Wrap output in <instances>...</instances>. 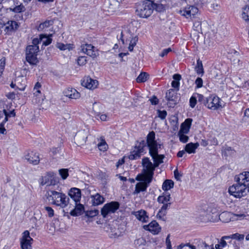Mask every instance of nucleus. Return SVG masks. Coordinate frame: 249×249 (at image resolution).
I'll use <instances>...</instances> for the list:
<instances>
[{
  "label": "nucleus",
  "instance_id": "19",
  "mask_svg": "<svg viewBox=\"0 0 249 249\" xmlns=\"http://www.w3.org/2000/svg\"><path fill=\"white\" fill-rule=\"evenodd\" d=\"M25 159L29 163L34 165L38 164L39 162L38 155L33 151L29 152L27 155H26Z\"/></svg>",
  "mask_w": 249,
  "mask_h": 249
},
{
  "label": "nucleus",
  "instance_id": "21",
  "mask_svg": "<svg viewBox=\"0 0 249 249\" xmlns=\"http://www.w3.org/2000/svg\"><path fill=\"white\" fill-rule=\"evenodd\" d=\"M73 206L74 207V209L72 210L70 214L72 216H78L81 215L83 213V211L84 210V206L83 205L77 203L76 204L74 203Z\"/></svg>",
  "mask_w": 249,
  "mask_h": 249
},
{
  "label": "nucleus",
  "instance_id": "17",
  "mask_svg": "<svg viewBox=\"0 0 249 249\" xmlns=\"http://www.w3.org/2000/svg\"><path fill=\"white\" fill-rule=\"evenodd\" d=\"M63 94L70 99H77L80 97V94L75 89L68 88L65 89L62 92Z\"/></svg>",
  "mask_w": 249,
  "mask_h": 249
},
{
  "label": "nucleus",
  "instance_id": "14",
  "mask_svg": "<svg viewBox=\"0 0 249 249\" xmlns=\"http://www.w3.org/2000/svg\"><path fill=\"white\" fill-rule=\"evenodd\" d=\"M155 133L154 131H151L147 136V140L146 145L147 144V146L149 148V151L154 150L158 148L157 143L155 140Z\"/></svg>",
  "mask_w": 249,
  "mask_h": 249
},
{
  "label": "nucleus",
  "instance_id": "12",
  "mask_svg": "<svg viewBox=\"0 0 249 249\" xmlns=\"http://www.w3.org/2000/svg\"><path fill=\"white\" fill-rule=\"evenodd\" d=\"M33 240L30 236L28 231H25L22 234L20 244L22 249H32V244Z\"/></svg>",
  "mask_w": 249,
  "mask_h": 249
},
{
  "label": "nucleus",
  "instance_id": "41",
  "mask_svg": "<svg viewBox=\"0 0 249 249\" xmlns=\"http://www.w3.org/2000/svg\"><path fill=\"white\" fill-rule=\"evenodd\" d=\"M148 75L146 72L141 73L137 78L138 82H144L147 80Z\"/></svg>",
  "mask_w": 249,
  "mask_h": 249
},
{
  "label": "nucleus",
  "instance_id": "51",
  "mask_svg": "<svg viewBox=\"0 0 249 249\" xmlns=\"http://www.w3.org/2000/svg\"><path fill=\"white\" fill-rule=\"evenodd\" d=\"M189 129H190L188 128V127L184 126L182 124H181L180 129L178 133H180V134L181 133L187 134L188 133Z\"/></svg>",
  "mask_w": 249,
  "mask_h": 249
},
{
  "label": "nucleus",
  "instance_id": "35",
  "mask_svg": "<svg viewBox=\"0 0 249 249\" xmlns=\"http://www.w3.org/2000/svg\"><path fill=\"white\" fill-rule=\"evenodd\" d=\"M40 41L42 42L43 45L47 46L51 43L52 39L45 35H41Z\"/></svg>",
  "mask_w": 249,
  "mask_h": 249
},
{
  "label": "nucleus",
  "instance_id": "45",
  "mask_svg": "<svg viewBox=\"0 0 249 249\" xmlns=\"http://www.w3.org/2000/svg\"><path fill=\"white\" fill-rule=\"evenodd\" d=\"M137 40H138V38L136 37L133 38L131 40L130 43H129V47H128V50L130 51H133V48L136 45Z\"/></svg>",
  "mask_w": 249,
  "mask_h": 249
},
{
  "label": "nucleus",
  "instance_id": "31",
  "mask_svg": "<svg viewBox=\"0 0 249 249\" xmlns=\"http://www.w3.org/2000/svg\"><path fill=\"white\" fill-rule=\"evenodd\" d=\"M174 184V182L172 180L167 179L163 183L162 189L164 191H168L173 188Z\"/></svg>",
  "mask_w": 249,
  "mask_h": 249
},
{
  "label": "nucleus",
  "instance_id": "43",
  "mask_svg": "<svg viewBox=\"0 0 249 249\" xmlns=\"http://www.w3.org/2000/svg\"><path fill=\"white\" fill-rule=\"evenodd\" d=\"M24 7L23 5H22L21 4L18 5L14 8H10L9 10L10 11L14 12L15 13H20L22 11H24Z\"/></svg>",
  "mask_w": 249,
  "mask_h": 249
},
{
  "label": "nucleus",
  "instance_id": "37",
  "mask_svg": "<svg viewBox=\"0 0 249 249\" xmlns=\"http://www.w3.org/2000/svg\"><path fill=\"white\" fill-rule=\"evenodd\" d=\"M194 29L195 30L199 32L201 31L202 33L204 31V29H202L201 26V22L199 20L195 21L194 23Z\"/></svg>",
  "mask_w": 249,
  "mask_h": 249
},
{
  "label": "nucleus",
  "instance_id": "27",
  "mask_svg": "<svg viewBox=\"0 0 249 249\" xmlns=\"http://www.w3.org/2000/svg\"><path fill=\"white\" fill-rule=\"evenodd\" d=\"M173 80L172 82V86L175 89H177V90L179 89V80L181 79V75L179 74H175L173 76Z\"/></svg>",
  "mask_w": 249,
  "mask_h": 249
},
{
  "label": "nucleus",
  "instance_id": "46",
  "mask_svg": "<svg viewBox=\"0 0 249 249\" xmlns=\"http://www.w3.org/2000/svg\"><path fill=\"white\" fill-rule=\"evenodd\" d=\"M87 62V57L80 56L77 59V63L80 66H83L86 64Z\"/></svg>",
  "mask_w": 249,
  "mask_h": 249
},
{
  "label": "nucleus",
  "instance_id": "62",
  "mask_svg": "<svg viewBox=\"0 0 249 249\" xmlns=\"http://www.w3.org/2000/svg\"><path fill=\"white\" fill-rule=\"evenodd\" d=\"M41 42V41H40V38L39 39L37 38H34L32 41V45L38 46L37 45Z\"/></svg>",
  "mask_w": 249,
  "mask_h": 249
},
{
  "label": "nucleus",
  "instance_id": "58",
  "mask_svg": "<svg viewBox=\"0 0 249 249\" xmlns=\"http://www.w3.org/2000/svg\"><path fill=\"white\" fill-rule=\"evenodd\" d=\"M151 104L156 105L158 104L159 100L155 96H154L151 99H149Z\"/></svg>",
  "mask_w": 249,
  "mask_h": 249
},
{
  "label": "nucleus",
  "instance_id": "2",
  "mask_svg": "<svg viewBox=\"0 0 249 249\" xmlns=\"http://www.w3.org/2000/svg\"><path fill=\"white\" fill-rule=\"evenodd\" d=\"M150 165H151V163H150ZM148 166V164H145L142 174L137 176L136 179L141 182L136 184L135 189L133 192L134 195H137L141 192L145 191L149 184L152 181L153 178L152 170L148 171V169L147 168H149Z\"/></svg>",
  "mask_w": 249,
  "mask_h": 249
},
{
  "label": "nucleus",
  "instance_id": "55",
  "mask_svg": "<svg viewBox=\"0 0 249 249\" xmlns=\"http://www.w3.org/2000/svg\"><path fill=\"white\" fill-rule=\"evenodd\" d=\"M193 120L191 118H188L185 120L184 123H183L182 124L184 125V126H186L187 127H188V128L190 129Z\"/></svg>",
  "mask_w": 249,
  "mask_h": 249
},
{
  "label": "nucleus",
  "instance_id": "36",
  "mask_svg": "<svg viewBox=\"0 0 249 249\" xmlns=\"http://www.w3.org/2000/svg\"><path fill=\"white\" fill-rule=\"evenodd\" d=\"M100 151H105L107 148V144L105 140L102 138L101 142L97 145Z\"/></svg>",
  "mask_w": 249,
  "mask_h": 249
},
{
  "label": "nucleus",
  "instance_id": "32",
  "mask_svg": "<svg viewBox=\"0 0 249 249\" xmlns=\"http://www.w3.org/2000/svg\"><path fill=\"white\" fill-rule=\"evenodd\" d=\"M244 235L236 233L235 234H231V235L226 236L224 238L234 239H237L239 241H242L244 239Z\"/></svg>",
  "mask_w": 249,
  "mask_h": 249
},
{
  "label": "nucleus",
  "instance_id": "54",
  "mask_svg": "<svg viewBox=\"0 0 249 249\" xmlns=\"http://www.w3.org/2000/svg\"><path fill=\"white\" fill-rule=\"evenodd\" d=\"M195 84L196 85V88H201L203 86L202 79L200 77L197 78L196 79V80Z\"/></svg>",
  "mask_w": 249,
  "mask_h": 249
},
{
  "label": "nucleus",
  "instance_id": "42",
  "mask_svg": "<svg viewBox=\"0 0 249 249\" xmlns=\"http://www.w3.org/2000/svg\"><path fill=\"white\" fill-rule=\"evenodd\" d=\"M154 9L159 12H161L165 10L164 5L161 3H156L154 2L153 4Z\"/></svg>",
  "mask_w": 249,
  "mask_h": 249
},
{
  "label": "nucleus",
  "instance_id": "47",
  "mask_svg": "<svg viewBox=\"0 0 249 249\" xmlns=\"http://www.w3.org/2000/svg\"><path fill=\"white\" fill-rule=\"evenodd\" d=\"M185 133H181L180 134V133H178V135L179 138V140L181 142H184V143L186 142L189 139L188 137L186 135H185Z\"/></svg>",
  "mask_w": 249,
  "mask_h": 249
},
{
  "label": "nucleus",
  "instance_id": "6",
  "mask_svg": "<svg viewBox=\"0 0 249 249\" xmlns=\"http://www.w3.org/2000/svg\"><path fill=\"white\" fill-rule=\"evenodd\" d=\"M146 143L144 140L137 142L133 150L130 152L129 159L131 160H136L145 153Z\"/></svg>",
  "mask_w": 249,
  "mask_h": 249
},
{
  "label": "nucleus",
  "instance_id": "64",
  "mask_svg": "<svg viewBox=\"0 0 249 249\" xmlns=\"http://www.w3.org/2000/svg\"><path fill=\"white\" fill-rule=\"evenodd\" d=\"M230 243L232 245V247H230L231 249H239V248L236 245L235 241H231Z\"/></svg>",
  "mask_w": 249,
  "mask_h": 249
},
{
  "label": "nucleus",
  "instance_id": "22",
  "mask_svg": "<svg viewBox=\"0 0 249 249\" xmlns=\"http://www.w3.org/2000/svg\"><path fill=\"white\" fill-rule=\"evenodd\" d=\"M18 26V23L15 21H9L5 24L4 32L6 34H9L11 32L15 30Z\"/></svg>",
  "mask_w": 249,
  "mask_h": 249
},
{
  "label": "nucleus",
  "instance_id": "49",
  "mask_svg": "<svg viewBox=\"0 0 249 249\" xmlns=\"http://www.w3.org/2000/svg\"><path fill=\"white\" fill-rule=\"evenodd\" d=\"M217 31H218V33L219 35H225L227 33V30L224 26H221L219 27L217 29Z\"/></svg>",
  "mask_w": 249,
  "mask_h": 249
},
{
  "label": "nucleus",
  "instance_id": "1",
  "mask_svg": "<svg viewBox=\"0 0 249 249\" xmlns=\"http://www.w3.org/2000/svg\"><path fill=\"white\" fill-rule=\"evenodd\" d=\"M249 172L240 174L236 178L237 183L229 188L228 192L230 195L236 198H241L246 195L249 192Z\"/></svg>",
  "mask_w": 249,
  "mask_h": 249
},
{
  "label": "nucleus",
  "instance_id": "60",
  "mask_svg": "<svg viewBox=\"0 0 249 249\" xmlns=\"http://www.w3.org/2000/svg\"><path fill=\"white\" fill-rule=\"evenodd\" d=\"M169 235L167 236L166 239V244L167 246V248L168 249H171V241L169 239Z\"/></svg>",
  "mask_w": 249,
  "mask_h": 249
},
{
  "label": "nucleus",
  "instance_id": "38",
  "mask_svg": "<svg viewBox=\"0 0 249 249\" xmlns=\"http://www.w3.org/2000/svg\"><path fill=\"white\" fill-rule=\"evenodd\" d=\"M195 70L198 74H203L204 73L202 62L199 60L197 61V66L195 67Z\"/></svg>",
  "mask_w": 249,
  "mask_h": 249
},
{
  "label": "nucleus",
  "instance_id": "40",
  "mask_svg": "<svg viewBox=\"0 0 249 249\" xmlns=\"http://www.w3.org/2000/svg\"><path fill=\"white\" fill-rule=\"evenodd\" d=\"M59 174L63 179H66L69 176V170L68 169H59Z\"/></svg>",
  "mask_w": 249,
  "mask_h": 249
},
{
  "label": "nucleus",
  "instance_id": "16",
  "mask_svg": "<svg viewBox=\"0 0 249 249\" xmlns=\"http://www.w3.org/2000/svg\"><path fill=\"white\" fill-rule=\"evenodd\" d=\"M68 194L75 204H76L77 203H79L81 197V191L79 189L72 188L70 190Z\"/></svg>",
  "mask_w": 249,
  "mask_h": 249
},
{
  "label": "nucleus",
  "instance_id": "26",
  "mask_svg": "<svg viewBox=\"0 0 249 249\" xmlns=\"http://www.w3.org/2000/svg\"><path fill=\"white\" fill-rule=\"evenodd\" d=\"M92 198V203L94 206H97L102 204L104 202V198L99 194H96L94 196H91Z\"/></svg>",
  "mask_w": 249,
  "mask_h": 249
},
{
  "label": "nucleus",
  "instance_id": "3",
  "mask_svg": "<svg viewBox=\"0 0 249 249\" xmlns=\"http://www.w3.org/2000/svg\"><path fill=\"white\" fill-rule=\"evenodd\" d=\"M47 198L52 204L64 208L70 203L69 198L65 194L53 190H49L46 194Z\"/></svg>",
  "mask_w": 249,
  "mask_h": 249
},
{
  "label": "nucleus",
  "instance_id": "24",
  "mask_svg": "<svg viewBox=\"0 0 249 249\" xmlns=\"http://www.w3.org/2000/svg\"><path fill=\"white\" fill-rule=\"evenodd\" d=\"M171 203L163 204L160 210L159 211L157 216L158 218L162 219L166 214V211L170 207Z\"/></svg>",
  "mask_w": 249,
  "mask_h": 249
},
{
  "label": "nucleus",
  "instance_id": "5",
  "mask_svg": "<svg viewBox=\"0 0 249 249\" xmlns=\"http://www.w3.org/2000/svg\"><path fill=\"white\" fill-rule=\"evenodd\" d=\"M154 6L152 2L148 0H143L142 4L136 10L138 15L141 18H147L153 13Z\"/></svg>",
  "mask_w": 249,
  "mask_h": 249
},
{
  "label": "nucleus",
  "instance_id": "9",
  "mask_svg": "<svg viewBox=\"0 0 249 249\" xmlns=\"http://www.w3.org/2000/svg\"><path fill=\"white\" fill-rule=\"evenodd\" d=\"M120 204L117 201H112L106 204L101 209V214L104 217L109 214L114 213L119 208Z\"/></svg>",
  "mask_w": 249,
  "mask_h": 249
},
{
  "label": "nucleus",
  "instance_id": "30",
  "mask_svg": "<svg viewBox=\"0 0 249 249\" xmlns=\"http://www.w3.org/2000/svg\"><path fill=\"white\" fill-rule=\"evenodd\" d=\"M170 194L159 196L157 199L158 202L159 203L162 204L170 203Z\"/></svg>",
  "mask_w": 249,
  "mask_h": 249
},
{
  "label": "nucleus",
  "instance_id": "23",
  "mask_svg": "<svg viewBox=\"0 0 249 249\" xmlns=\"http://www.w3.org/2000/svg\"><path fill=\"white\" fill-rule=\"evenodd\" d=\"M120 6V1L118 0H109L108 11L113 12L116 11Z\"/></svg>",
  "mask_w": 249,
  "mask_h": 249
},
{
  "label": "nucleus",
  "instance_id": "18",
  "mask_svg": "<svg viewBox=\"0 0 249 249\" xmlns=\"http://www.w3.org/2000/svg\"><path fill=\"white\" fill-rule=\"evenodd\" d=\"M82 85L89 89H94L97 87L98 81L89 77H86L83 80Z\"/></svg>",
  "mask_w": 249,
  "mask_h": 249
},
{
  "label": "nucleus",
  "instance_id": "56",
  "mask_svg": "<svg viewBox=\"0 0 249 249\" xmlns=\"http://www.w3.org/2000/svg\"><path fill=\"white\" fill-rule=\"evenodd\" d=\"M172 50L170 48H168L167 49H164L161 53L160 54V56L161 57H164L166 55H167L169 52H171Z\"/></svg>",
  "mask_w": 249,
  "mask_h": 249
},
{
  "label": "nucleus",
  "instance_id": "29",
  "mask_svg": "<svg viewBox=\"0 0 249 249\" xmlns=\"http://www.w3.org/2000/svg\"><path fill=\"white\" fill-rule=\"evenodd\" d=\"M249 14V7L248 5H245L242 9L241 17L245 21L248 22Z\"/></svg>",
  "mask_w": 249,
  "mask_h": 249
},
{
  "label": "nucleus",
  "instance_id": "10",
  "mask_svg": "<svg viewBox=\"0 0 249 249\" xmlns=\"http://www.w3.org/2000/svg\"><path fill=\"white\" fill-rule=\"evenodd\" d=\"M204 104L208 108L214 110L223 107L220 98L217 96H210L207 98Z\"/></svg>",
  "mask_w": 249,
  "mask_h": 249
},
{
  "label": "nucleus",
  "instance_id": "59",
  "mask_svg": "<svg viewBox=\"0 0 249 249\" xmlns=\"http://www.w3.org/2000/svg\"><path fill=\"white\" fill-rule=\"evenodd\" d=\"M99 213V211L97 210L90 211L89 212L88 215L90 217H93L97 215Z\"/></svg>",
  "mask_w": 249,
  "mask_h": 249
},
{
  "label": "nucleus",
  "instance_id": "8",
  "mask_svg": "<svg viewBox=\"0 0 249 249\" xmlns=\"http://www.w3.org/2000/svg\"><path fill=\"white\" fill-rule=\"evenodd\" d=\"M89 134V130L88 128H85L78 131L74 137L75 143L78 146H81L85 144Z\"/></svg>",
  "mask_w": 249,
  "mask_h": 249
},
{
  "label": "nucleus",
  "instance_id": "4",
  "mask_svg": "<svg viewBox=\"0 0 249 249\" xmlns=\"http://www.w3.org/2000/svg\"><path fill=\"white\" fill-rule=\"evenodd\" d=\"M149 153L151 156L152 157L154 163L153 164L149 160L148 158H144L142 160V165L143 168H144V165L145 164H148V163H151L148 164L149 168H147L148 171H151L152 170L153 175H154V171L156 167L159 166V164L163 162V159L164 158L163 155H159L158 152V148L154 150L149 151Z\"/></svg>",
  "mask_w": 249,
  "mask_h": 249
},
{
  "label": "nucleus",
  "instance_id": "39",
  "mask_svg": "<svg viewBox=\"0 0 249 249\" xmlns=\"http://www.w3.org/2000/svg\"><path fill=\"white\" fill-rule=\"evenodd\" d=\"M56 47L60 50H66L71 49V44H64L62 43H57L56 45Z\"/></svg>",
  "mask_w": 249,
  "mask_h": 249
},
{
  "label": "nucleus",
  "instance_id": "44",
  "mask_svg": "<svg viewBox=\"0 0 249 249\" xmlns=\"http://www.w3.org/2000/svg\"><path fill=\"white\" fill-rule=\"evenodd\" d=\"M53 173H50L47 174L46 176H45L42 178V181L41 182L42 185H45L49 183V179L50 178H52L53 176Z\"/></svg>",
  "mask_w": 249,
  "mask_h": 249
},
{
  "label": "nucleus",
  "instance_id": "61",
  "mask_svg": "<svg viewBox=\"0 0 249 249\" xmlns=\"http://www.w3.org/2000/svg\"><path fill=\"white\" fill-rule=\"evenodd\" d=\"M226 236H223L221 239V241H220V244H221V246L222 247H225L226 245H227V243L225 241V239H228L229 238H224L225 237H226Z\"/></svg>",
  "mask_w": 249,
  "mask_h": 249
},
{
  "label": "nucleus",
  "instance_id": "53",
  "mask_svg": "<svg viewBox=\"0 0 249 249\" xmlns=\"http://www.w3.org/2000/svg\"><path fill=\"white\" fill-rule=\"evenodd\" d=\"M158 116L161 119H164L167 116V112L165 110H158Z\"/></svg>",
  "mask_w": 249,
  "mask_h": 249
},
{
  "label": "nucleus",
  "instance_id": "50",
  "mask_svg": "<svg viewBox=\"0 0 249 249\" xmlns=\"http://www.w3.org/2000/svg\"><path fill=\"white\" fill-rule=\"evenodd\" d=\"M189 103L190 107L194 108L196 104V98L194 96H192L190 99Z\"/></svg>",
  "mask_w": 249,
  "mask_h": 249
},
{
  "label": "nucleus",
  "instance_id": "33",
  "mask_svg": "<svg viewBox=\"0 0 249 249\" xmlns=\"http://www.w3.org/2000/svg\"><path fill=\"white\" fill-rule=\"evenodd\" d=\"M218 239L213 235H210L206 237L205 241L204 242H206L209 246H213V244Z\"/></svg>",
  "mask_w": 249,
  "mask_h": 249
},
{
  "label": "nucleus",
  "instance_id": "15",
  "mask_svg": "<svg viewBox=\"0 0 249 249\" xmlns=\"http://www.w3.org/2000/svg\"><path fill=\"white\" fill-rule=\"evenodd\" d=\"M143 229L149 231L153 234H158L161 230L160 227L156 221H152L148 225L143 226Z\"/></svg>",
  "mask_w": 249,
  "mask_h": 249
},
{
  "label": "nucleus",
  "instance_id": "25",
  "mask_svg": "<svg viewBox=\"0 0 249 249\" xmlns=\"http://www.w3.org/2000/svg\"><path fill=\"white\" fill-rule=\"evenodd\" d=\"M199 144L196 142L195 143L190 142L187 144L185 147V150L189 154L195 153L196 149L198 147Z\"/></svg>",
  "mask_w": 249,
  "mask_h": 249
},
{
  "label": "nucleus",
  "instance_id": "20",
  "mask_svg": "<svg viewBox=\"0 0 249 249\" xmlns=\"http://www.w3.org/2000/svg\"><path fill=\"white\" fill-rule=\"evenodd\" d=\"M81 48L82 52L87 55L92 57H95L96 56V53L94 50V47L91 44H83L81 46Z\"/></svg>",
  "mask_w": 249,
  "mask_h": 249
},
{
  "label": "nucleus",
  "instance_id": "34",
  "mask_svg": "<svg viewBox=\"0 0 249 249\" xmlns=\"http://www.w3.org/2000/svg\"><path fill=\"white\" fill-rule=\"evenodd\" d=\"M53 21L52 20H47L44 22L40 24L38 27V31H42L46 28L49 27L50 25H52Z\"/></svg>",
  "mask_w": 249,
  "mask_h": 249
},
{
  "label": "nucleus",
  "instance_id": "28",
  "mask_svg": "<svg viewBox=\"0 0 249 249\" xmlns=\"http://www.w3.org/2000/svg\"><path fill=\"white\" fill-rule=\"evenodd\" d=\"M135 216L138 220L142 222H146L148 219V217L146 215V212L143 210L136 212Z\"/></svg>",
  "mask_w": 249,
  "mask_h": 249
},
{
  "label": "nucleus",
  "instance_id": "48",
  "mask_svg": "<svg viewBox=\"0 0 249 249\" xmlns=\"http://www.w3.org/2000/svg\"><path fill=\"white\" fill-rule=\"evenodd\" d=\"M2 111H3V113H2L1 112H0V117H1V116H2L3 114L4 115L5 118H4V120L2 122V123H3V124H4L5 123H6L7 121H8V118L10 117V115L9 114H8V112H7V111L5 109H3Z\"/></svg>",
  "mask_w": 249,
  "mask_h": 249
},
{
  "label": "nucleus",
  "instance_id": "11",
  "mask_svg": "<svg viewBox=\"0 0 249 249\" xmlns=\"http://www.w3.org/2000/svg\"><path fill=\"white\" fill-rule=\"evenodd\" d=\"M165 98L168 101V106L170 107H173L177 103L178 93L175 89H170L166 92Z\"/></svg>",
  "mask_w": 249,
  "mask_h": 249
},
{
  "label": "nucleus",
  "instance_id": "7",
  "mask_svg": "<svg viewBox=\"0 0 249 249\" xmlns=\"http://www.w3.org/2000/svg\"><path fill=\"white\" fill-rule=\"evenodd\" d=\"M39 52L38 46L29 45L26 50V59L28 62L31 65H36L38 62L36 57Z\"/></svg>",
  "mask_w": 249,
  "mask_h": 249
},
{
  "label": "nucleus",
  "instance_id": "52",
  "mask_svg": "<svg viewBox=\"0 0 249 249\" xmlns=\"http://www.w3.org/2000/svg\"><path fill=\"white\" fill-rule=\"evenodd\" d=\"M45 210L48 213V215L50 217H52L54 215V211L50 207H45Z\"/></svg>",
  "mask_w": 249,
  "mask_h": 249
},
{
  "label": "nucleus",
  "instance_id": "63",
  "mask_svg": "<svg viewBox=\"0 0 249 249\" xmlns=\"http://www.w3.org/2000/svg\"><path fill=\"white\" fill-rule=\"evenodd\" d=\"M6 129L4 127L3 123L0 124V134H4L5 133Z\"/></svg>",
  "mask_w": 249,
  "mask_h": 249
},
{
  "label": "nucleus",
  "instance_id": "57",
  "mask_svg": "<svg viewBox=\"0 0 249 249\" xmlns=\"http://www.w3.org/2000/svg\"><path fill=\"white\" fill-rule=\"evenodd\" d=\"M174 174L175 178L177 180H180V177L182 176V175L178 172V169H176L174 171Z\"/></svg>",
  "mask_w": 249,
  "mask_h": 249
},
{
  "label": "nucleus",
  "instance_id": "13",
  "mask_svg": "<svg viewBox=\"0 0 249 249\" xmlns=\"http://www.w3.org/2000/svg\"><path fill=\"white\" fill-rule=\"evenodd\" d=\"M198 10L197 8L193 6H190L185 7L183 10H180L179 13L182 16L186 18L194 17L197 13Z\"/></svg>",
  "mask_w": 249,
  "mask_h": 249
}]
</instances>
